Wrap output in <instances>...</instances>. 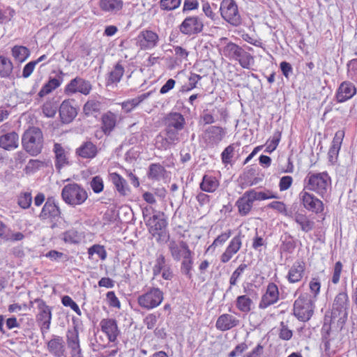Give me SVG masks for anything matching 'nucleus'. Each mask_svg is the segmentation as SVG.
<instances>
[{
  "label": "nucleus",
  "instance_id": "nucleus-1",
  "mask_svg": "<svg viewBox=\"0 0 357 357\" xmlns=\"http://www.w3.org/2000/svg\"><path fill=\"white\" fill-rule=\"evenodd\" d=\"M349 306V296L344 288L335 296L331 312H328L330 316L326 314L325 321L329 319L331 325L336 324V327L342 330L348 319Z\"/></svg>",
  "mask_w": 357,
  "mask_h": 357
},
{
  "label": "nucleus",
  "instance_id": "nucleus-2",
  "mask_svg": "<svg viewBox=\"0 0 357 357\" xmlns=\"http://www.w3.org/2000/svg\"><path fill=\"white\" fill-rule=\"evenodd\" d=\"M22 146L31 156L40 154L44 148V135L41 129L36 126L26 129L22 136Z\"/></svg>",
  "mask_w": 357,
  "mask_h": 357
},
{
  "label": "nucleus",
  "instance_id": "nucleus-3",
  "mask_svg": "<svg viewBox=\"0 0 357 357\" xmlns=\"http://www.w3.org/2000/svg\"><path fill=\"white\" fill-rule=\"evenodd\" d=\"M167 221L164 213L157 212L146 221V225L149 227V231L155 241L159 243H167L170 235L167 229Z\"/></svg>",
  "mask_w": 357,
  "mask_h": 357
},
{
  "label": "nucleus",
  "instance_id": "nucleus-4",
  "mask_svg": "<svg viewBox=\"0 0 357 357\" xmlns=\"http://www.w3.org/2000/svg\"><path fill=\"white\" fill-rule=\"evenodd\" d=\"M304 181L305 190L315 192L321 197H324L326 195L331 183V177L326 172H309Z\"/></svg>",
  "mask_w": 357,
  "mask_h": 357
},
{
  "label": "nucleus",
  "instance_id": "nucleus-5",
  "mask_svg": "<svg viewBox=\"0 0 357 357\" xmlns=\"http://www.w3.org/2000/svg\"><path fill=\"white\" fill-rule=\"evenodd\" d=\"M223 54L226 57L238 61L240 66L243 68L250 69L255 63L252 55L242 47L232 42L228 43L224 47Z\"/></svg>",
  "mask_w": 357,
  "mask_h": 357
},
{
  "label": "nucleus",
  "instance_id": "nucleus-6",
  "mask_svg": "<svg viewBox=\"0 0 357 357\" xmlns=\"http://www.w3.org/2000/svg\"><path fill=\"white\" fill-rule=\"evenodd\" d=\"M61 197L67 204L77 206L81 205L86 200L88 194L80 185L73 183L63 188Z\"/></svg>",
  "mask_w": 357,
  "mask_h": 357
},
{
  "label": "nucleus",
  "instance_id": "nucleus-7",
  "mask_svg": "<svg viewBox=\"0 0 357 357\" xmlns=\"http://www.w3.org/2000/svg\"><path fill=\"white\" fill-rule=\"evenodd\" d=\"M314 305L310 296L306 294H301L294 301L293 313L301 321H307L313 314Z\"/></svg>",
  "mask_w": 357,
  "mask_h": 357
},
{
  "label": "nucleus",
  "instance_id": "nucleus-8",
  "mask_svg": "<svg viewBox=\"0 0 357 357\" xmlns=\"http://www.w3.org/2000/svg\"><path fill=\"white\" fill-rule=\"evenodd\" d=\"M33 303L37 304L36 321L39 324L43 335L47 333L50 329L52 314V307L47 305L41 298H36L33 301H30V306Z\"/></svg>",
  "mask_w": 357,
  "mask_h": 357
},
{
  "label": "nucleus",
  "instance_id": "nucleus-9",
  "mask_svg": "<svg viewBox=\"0 0 357 357\" xmlns=\"http://www.w3.org/2000/svg\"><path fill=\"white\" fill-rule=\"evenodd\" d=\"M163 301V292L158 287H151L146 293L139 296V305L146 310L153 309Z\"/></svg>",
  "mask_w": 357,
  "mask_h": 357
},
{
  "label": "nucleus",
  "instance_id": "nucleus-10",
  "mask_svg": "<svg viewBox=\"0 0 357 357\" xmlns=\"http://www.w3.org/2000/svg\"><path fill=\"white\" fill-rule=\"evenodd\" d=\"M220 11L222 17L231 25L237 26L241 24L238 6L234 0H222Z\"/></svg>",
  "mask_w": 357,
  "mask_h": 357
},
{
  "label": "nucleus",
  "instance_id": "nucleus-11",
  "mask_svg": "<svg viewBox=\"0 0 357 357\" xmlns=\"http://www.w3.org/2000/svg\"><path fill=\"white\" fill-rule=\"evenodd\" d=\"M39 218L42 220H48L51 223V228H55L56 222L61 218V211L55 203L54 197H48L41 210Z\"/></svg>",
  "mask_w": 357,
  "mask_h": 357
},
{
  "label": "nucleus",
  "instance_id": "nucleus-12",
  "mask_svg": "<svg viewBox=\"0 0 357 357\" xmlns=\"http://www.w3.org/2000/svg\"><path fill=\"white\" fill-rule=\"evenodd\" d=\"M299 199L303 207L308 211L317 214L324 211V206L323 202L313 194L307 192L305 189L299 193Z\"/></svg>",
  "mask_w": 357,
  "mask_h": 357
},
{
  "label": "nucleus",
  "instance_id": "nucleus-13",
  "mask_svg": "<svg viewBox=\"0 0 357 357\" xmlns=\"http://www.w3.org/2000/svg\"><path fill=\"white\" fill-rule=\"evenodd\" d=\"M92 85L89 81L76 77L66 86L64 93L68 96L77 93L86 96L90 93Z\"/></svg>",
  "mask_w": 357,
  "mask_h": 357
},
{
  "label": "nucleus",
  "instance_id": "nucleus-14",
  "mask_svg": "<svg viewBox=\"0 0 357 357\" xmlns=\"http://www.w3.org/2000/svg\"><path fill=\"white\" fill-rule=\"evenodd\" d=\"M168 249L172 259L179 261L182 258L186 257L192 253L189 248L188 244L184 241L169 240Z\"/></svg>",
  "mask_w": 357,
  "mask_h": 357
},
{
  "label": "nucleus",
  "instance_id": "nucleus-15",
  "mask_svg": "<svg viewBox=\"0 0 357 357\" xmlns=\"http://www.w3.org/2000/svg\"><path fill=\"white\" fill-rule=\"evenodd\" d=\"M204 24L202 19L198 16L186 17L179 26L180 31L185 35L191 36L201 33L203 30Z\"/></svg>",
  "mask_w": 357,
  "mask_h": 357
},
{
  "label": "nucleus",
  "instance_id": "nucleus-16",
  "mask_svg": "<svg viewBox=\"0 0 357 357\" xmlns=\"http://www.w3.org/2000/svg\"><path fill=\"white\" fill-rule=\"evenodd\" d=\"M225 134L222 127L212 126L206 129L202 134V138L208 146L213 147L222 140Z\"/></svg>",
  "mask_w": 357,
  "mask_h": 357
},
{
  "label": "nucleus",
  "instance_id": "nucleus-17",
  "mask_svg": "<svg viewBox=\"0 0 357 357\" xmlns=\"http://www.w3.org/2000/svg\"><path fill=\"white\" fill-rule=\"evenodd\" d=\"M279 295L278 286L273 282L269 283L266 287V292L261 296L259 303V308L264 310L276 303L279 300Z\"/></svg>",
  "mask_w": 357,
  "mask_h": 357
},
{
  "label": "nucleus",
  "instance_id": "nucleus-18",
  "mask_svg": "<svg viewBox=\"0 0 357 357\" xmlns=\"http://www.w3.org/2000/svg\"><path fill=\"white\" fill-rule=\"evenodd\" d=\"M158 35L151 30H143L137 36V43L142 50H150L158 45Z\"/></svg>",
  "mask_w": 357,
  "mask_h": 357
},
{
  "label": "nucleus",
  "instance_id": "nucleus-19",
  "mask_svg": "<svg viewBox=\"0 0 357 357\" xmlns=\"http://www.w3.org/2000/svg\"><path fill=\"white\" fill-rule=\"evenodd\" d=\"M75 153L77 158L92 160L98 155L99 149L96 144L91 140H86L83 142L79 146L75 149Z\"/></svg>",
  "mask_w": 357,
  "mask_h": 357
},
{
  "label": "nucleus",
  "instance_id": "nucleus-20",
  "mask_svg": "<svg viewBox=\"0 0 357 357\" xmlns=\"http://www.w3.org/2000/svg\"><path fill=\"white\" fill-rule=\"evenodd\" d=\"M66 340L68 347L71 349L72 357H81L79 332L77 325L66 332Z\"/></svg>",
  "mask_w": 357,
  "mask_h": 357
},
{
  "label": "nucleus",
  "instance_id": "nucleus-21",
  "mask_svg": "<svg viewBox=\"0 0 357 357\" xmlns=\"http://www.w3.org/2000/svg\"><path fill=\"white\" fill-rule=\"evenodd\" d=\"M356 93L355 85L351 82L344 81L339 86L335 93V98L337 102H344L353 98Z\"/></svg>",
  "mask_w": 357,
  "mask_h": 357
},
{
  "label": "nucleus",
  "instance_id": "nucleus-22",
  "mask_svg": "<svg viewBox=\"0 0 357 357\" xmlns=\"http://www.w3.org/2000/svg\"><path fill=\"white\" fill-rule=\"evenodd\" d=\"M73 100H65L59 107V116L63 123H70L77 115V109L73 105Z\"/></svg>",
  "mask_w": 357,
  "mask_h": 357
},
{
  "label": "nucleus",
  "instance_id": "nucleus-23",
  "mask_svg": "<svg viewBox=\"0 0 357 357\" xmlns=\"http://www.w3.org/2000/svg\"><path fill=\"white\" fill-rule=\"evenodd\" d=\"M101 331L106 334L109 342H114L119 336L117 322L114 319H103L100 322Z\"/></svg>",
  "mask_w": 357,
  "mask_h": 357
},
{
  "label": "nucleus",
  "instance_id": "nucleus-24",
  "mask_svg": "<svg viewBox=\"0 0 357 357\" xmlns=\"http://www.w3.org/2000/svg\"><path fill=\"white\" fill-rule=\"evenodd\" d=\"M165 127L178 131L182 130L185 125V119L179 112H170L163 119Z\"/></svg>",
  "mask_w": 357,
  "mask_h": 357
},
{
  "label": "nucleus",
  "instance_id": "nucleus-25",
  "mask_svg": "<svg viewBox=\"0 0 357 357\" xmlns=\"http://www.w3.org/2000/svg\"><path fill=\"white\" fill-rule=\"evenodd\" d=\"M242 246L241 234L235 236L230 241L225 251L220 256V261L222 263L228 262L232 257L236 254Z\"/></svg>",
  "mask_w": 357,
  "mask_h": 357
},
{
  "label": "nucleus",
  "instance_id": "nucleus-26",
  "mask_svg": "<svg viewBox=\"0 0 357 357\" xmlns=\"http://www.w3.org/2000/svg\"><path fill=\"white\" fill-rule=\"evenodd\" d=\"M344 137V131L342 130L337 131L335 134L331 146L328 153V160L332 164L337 161Z\"/></svg>",
  "mask_w": 357,
  "mask_h": 357
},
{
  "label": "nucleus",
  "instance_id": "nucleus-27",
  "mask_svg": "<svg viewBox=\"0 0 357 357\" xmlns=\"http://www.w3.org/2000/svg\"><path fill=\"white\" fill-rule=\"evenodd\" d=\"M47 350L55 357H61L66 351L65 342L62 337L53 335L47 342Z\"/></svg>",
  "mask_w": 357,
  "mask_h": 357
},
{
  "label": "nucleus",
  "instance_id": "nucleus-28",
  "mask_svg": "<svg viewBox=\"0 0 357 357\" xmlns=\"http://www.w3.org/2000/svg\"><path fill=\"white\" fill-rule=\"evenodd\" d=\"M255 200L248 190L236 202L239 214L241 216L247 215L251 211Z\"/></svg>",
  "mask_w": 357,
  "mask_h": 357
},
{
  "label": "nucleus",
  "instance_id": "nucleus-29",
  "mask_svg": "<svg viewBox=\"0 0 357 357\" xmlns=\"http://www.w3.org/2000/svg\"><path fill=\"white\" fill-rule=\"evenodd\" d=\"M239 324V320L229 314H223L220 315L215 323L217 329L221 331H229Z\"/></svg>",
  "mask_w": 357,
  "mask_h": 357
},
{
  "label": "nucleus",
  "instance_id": "nucleus-30",
  "mask_svg": "<svg viewBox=\"0 0 357 357\" xmlns=\"http://www.w3.org/2000/svg\"><path fill=\"white\" fill-rule=\"evenodd\" d=\"M19 146V135L12 131L0 136V147L6 151L15 149Z\"/></svg>",
  "mask_w": 357,
  "mask_h": 357
},
{
  "label": "nucleus",
  "instance_id": "nucleus-31",
  "mask_svg": "<svg viewBox=\"0 0 357 357\" xmlns=\"http://www.w3.org/2000/svg\"><path fill=\"white\" fill-rule=\"evenodd\" d=\"M53 151L55 154V167L58 171H60L64 166L69 165L68 153L63 149L61 144L55 143Z\"/></svg>",
  "mask_w": 357,
  "mask_h": 357
},
{
  "label": "nucleus",
  "instance_id": "nucleus-32",
  "mask_svg": "<svg viewBox=\"0 0 357 357\" xmlns=\"http://www.w3.org/2000/svg\"><path fill=\"white\" fill-rule=\"evenodd\" d=\"M98 6L102 11L115 15L122 10L123 2L122 0H100Z\"/></svg>",
  "mask_w": 357,
  "mask_h": 357
},
{
  "label": "nucleus",
  "instance_id": "nucleus-33",
  "mask_svg": "<svg viewBox=\"0 0 357 357\" xmlns=\"http://www.w3.org/2000/svg\"><path fill=\"white\" fill-rule=\"evenodd\" d=\"M305 266L301 261H296L289 271L287 279L290 283L298 282L303 277Z\"/></svg>",
  "mask_w": 357,
  "mask_h": 357
},
{
  "label": "nucleus",
  "instance_id": "nucleus-34",
  "mask_svg": "<svg viewBox=\"0 0 357 357\" xmlns=\"http://www.w3.org/2000/svg\"><path fill=\"white\" fill-rule=\"evenodd\" d=\"M63 75V73L61 70H60L59 75L57 77H50L48 82L45 84H44V86L38 92V96L40 98H43L52 92L56 89H57L63 82L62 75Z\"/></svg>",
  "mask_w": 357,
  "mask_h": 357
},
{
  "label": "nucleus",
  "instance_id": "nucleus-35",
  "mask_svg": "<svg viewBox=\"0 0 357 357\" xmlns=\"http://www.w3.org/2000/svg\"><path fill=\"white\" fill-rule=\"evenodd\" d=\"M220 183L216 177L204 174L202 177V180L199 183V188L203 192L213 193L219 187Z\"/></svg>",
  "mask_w": 357,
  "mask_h": 357
},
{
  "label": "nucleus",
  "instance_id": "nucleus-36",
  "mask_svg": "<svg viewBox=\"0 0 357 357\" xmlns=\"http://www.w3.org/2000/svg\"><path fill=\"white\" fill-rule=\"evenodd\" d=\"M124 72V67L121 64V61H119L114 66L112 71L109 73L107 77L106 78V85L109 86L113 84L119 83L121 81Z\"/></svg>",
  "mask_w": 357,
  "mask_h": 357
},
{
  "label": "nucleus",
  "instance_id": "nucleus-37",
  "mask_svg": "<svg viewBox=\"0 0 357 357\" xmlns=\"http://www.w3.org/2000/svg\"><path fill=\"white\" fill-rule=\"evenodd\" d=\"M101 120L102 130L105 135H109L116 126V116L114 113L108 112L102 116Z\"/></svg>",
  "mask_w": 357,
  "mask_h": 357
},
{
  "label": "nucleus",
  "instance_id": "nucleus-38",
  "mask_svg": "<svg viewBox=\"0 0 357 357\" xmlns=\"http://www.w3.org/2000/svg\"><path fill=\"white\" fill-rule=\"evenodd\" d=\"M102 103L95 99H91L84 105L83 112L86 116L97 118L101 109Z\"/></svg>",
  "mask_w": 357,
  "mask_h": 357
},
{
  "label": "nucleus",
  "instance_id": "nucleus-39",
  "mask_svg": "<svg viewBox=\"0 0 357 357\" xmlns=\"http://www.w3.org/2000/svg\"><path fill=\"white\" fill-rule=\"evenodd\" d=\"M30 54V50L23 45H15L11 49V55L14 61L18 63L24 62Z\"/></svg>",
  "mask_w": 357,
  "mask_h": 357
},
{
  "label": "nucleus",
  "instance_id": "nucleus-40",
  "mask_svg": "<svg viewBox=\"0 0 357 357\" xmlns=\"http://www.w3.org/2000/svg\"><path fill=\"white\" fill-rule=\"evenodd\" d=\"M110 180L116 190L121 195H126L129 191L126 181L119 174L114 172L109 174Z\"/></svg>",
  "mask_w": 357,
  "mask_h": 357
},
{
  "label": "nucleus",
  "instance_id": "nucleus-41",
  "mask_svg": "<svg viewBox=\"0 0 357 357\" xmlns=\"http://www.w3.org/2000/svg\"><path fill=\"white\" fill-rule=\"evenodd\" d=\"M166 172L165 168L160 163H152L149 167L147 176L149 179L160 181Z\"/></svg>",
  "mask_w": 357,
  "mask_h": 357
},
{
  "label": "nucleus",
  "instance_id": "nucleus-42",
  "mask_svg": "<svg viewBox=\"0 0 357 357\" xmlns=\"http://www.w3.org/2000/svg\"><path fill=\"white\" fill-rule=\"evenodd\" d=\"M294 221L300 226L301 229L307 233L312 231L314 226V222L309 219L306 214L300 213L295 215Z\"/></svg>",
  "mask_w": 357,
  "mask_h": 357
},
{
  "label": "nucleus",
  "instance_id": "nucleus-43",
  "mask_svg": "<svg viewBox=\"0 0 357 357\" xmlns=\"http://www.w3.org/2000/svg\"><path fill=\"white\" fill-rule=\"evenodd\" d=\"M169 137L162 132L159 133L155 138V146L160 151H166L176 146L172 141L169 140Z\"/></svg>",
  "mask_w": 357,
  "mask_h": 357
},
{
  "label": "nucleus",
  "instance_id": "nucleus-44",
  "mask_svg": "<svg viewBox=\"0 0 357 357\" xmlns=\"http://www.w3.org/2000/svg\"><path fill=\"white\" fill-rule=\"evenodd\" d=\"M151 93H152V91H149L147 93H144L137 96V98H135L131 100H128L126 102H123L122 103V108L126 112H129L132 109H133L135 107L138 106L144 100L148 98L151 96Z\"/></svg>",
  "mask_w": 357,
  "mask_h": 357
},
{
  "label": "nucleus",
  "instance_id": "nucleus-45",
  "mask_svg": "<svg viewBox=\"0 0 357 357\" xmlns=\"http://www.w3.org/2000/svg\"><path fill=\"white\" fill-rule=\"evenodd\" d=\"M13 69L12 61L3 56H0V77L3 78L9 77Z\"/></svg>",
  "mask_w": 357,
  "mask_h": 357
},
{
  "label": "nucleus",
  "instance_id": "nucleus-46",
  "mask_svg": "<svg viewBox=\"0 0 357 357\" xmlns=\"http://www.w3.org/2000/svg\"><path fill=\"white\" fill-rule=\"evenodd\" d=\"M252 301L246 295H242L237 297L236 306L238 310L242 312H248L251 310Z\"/></svg>",
  "mask_w": 357,
  "mask_h": 357
},
{
  "label": "nucleus",
  "instance_id": "nucleus-47",
  "mask_svg": "<svg viewBox=\"0 0 357 357\" xmlns=\"http://www.w3.org/2000/svg\"><path fill=\"white\" fill-rule=\"evenodd\" d=\"M248 268V265L246 264H241L232 273L230 278H229V287L227 289V292L229 291L231 289L233 286L236 285L238 279L244 273L245 270Z\"/></svg>",
  "mask_w": 357,
  "mask_h": 357
},
{
  "label": "nucleus",
  "instance_id": "nucleus-48",
  "mask_svg": "<svg viewBox=\"0 0 357 357\" xmlns=\"http://www.w3.org/2000/svg\"><path fill=\"white\" fill-rule=\"evenodd\" d=\"M193 255L194 253H191L190 255L187 256L186 257L183 258V261L181 265V272L185 275L189 279L192 278L191 270L192 268L193 265Z\"/></svg>",
  "mask_w": 357,
  "mask_h": 357
},
{
  "label": "nucleus",
  "instance_id": "nucleus-49",
  "mask_svg": "<svg viewBox=\"0 0 357 357\" xmlns=\"http://www.w3.org/2000/svg\"><path fill=\"white\" fill-rule=\"evenodd\" d=\"M167 266L169 265L166 264V259L165 256L162 254L158 255L155 261V264L153 267V275L154 276H158Z\"/></svg>",
  "mask_w": 357,
  "mask_h": 357
},
{
  "label": "nucleus",
  "instance_id": "nucleus-50",
  "mask_svg": "<svg viewBox=\"0 0 357 357\" xmlns=\"http://www.w3.org/2000/svg\"><path fill=\"white\" fill-rule=\"evenodd\" d=\"M231 236V229H228L225 232L220 234L215 238V240L213 241L212 244L211 245H209V247L207 249V251H208L211 249L215 250V248L217 246L222 245L230 238Z\"/></svg>",
  "mask_w": 357,
  "mask_h": 357
},
{
  "label": "nucleus",
  "instance_id": "nucleus-51",
  "mask_svg": "<svg viewBox=\"0 0 357 357\" xmlns=\"http://www.w3.org/2000/svg\"><path fill=\"white\" fill-rule=\"evenodd\" d=\"M296 248V243L289 234H285L282 238L281 248L284 252H291Z\"/></svg>",
  "mask_w": 357,
  "mask_h": 357
},
{
  "label": "nucleus",
  "instance_id": "nucleus-52",
  "mask_svg": "<svg viewBox=\"0 0 357 357\" xmlns=\"http://www.w3.org/2000/svg\"><path fill=\"white\" fill-rule=\"evenodd\" d=\"M280 138L281 132L279 130L275 131L272 138L268 141L265 151L267 153H272L273 151H275L278 146Z\"/></svg>",
  "mask_w": 357,
  "mask_h": 357
},
{
  "label": "nucleus",
  "instance_id": "nucleus-53",
  "mask_svg": "<svg viewBox=\"0 0 357 357\" xmlns=\"http://www.w3.org/2000/svg\"><path fill=\"white\" fill-rule=\"evenodd\" d=\"M63 240L68 243L77 244L80 241V236L76 230L70 229L63 233Z\"/></svg>",
  "mask_w": 357,
  "mask_h": 357
},
{
  "label": "nucleus",
  "instance_id": "nucleus-54",
  "mask_svg": "<svg viewBox=\"0 0 357 357\" xmlns=\"http://www.w3.org/2000/svg\"><path fill=\"white\" fill-rule=\"evenodd\" d=\"M236 145L231 144L227 146L221 153L222 162L225 165L229 164L234 156Z\"/></svg>",
  "mask_w": 357,
  "mask_h": 357
},
{
  "label": "nucleus",
  "instance_id": "nucleus-55",
  "mask_svg": "<svg viewBox=\"0 0 357 357\" xmlns=\"http://www.w3.org/2000/svg\"><path fill=\"white\" fill-rule=\"evenodd\" d=\"M89 258L91 256L96 254L102 260H105L107 257V252L103 245L95 244L88 249Z\"/></svg>",
  "mask_w": 357,
  "mask_h": 357
},
{
  "label": "nucleus",
  "instance_id": "nucleus-56",
  "mask_svg": "<svg viewBox=\"0 0 357 357\" xmlns=\"http://www.w3.org/2000/svg\"><path fill=\"white\" fill-rule=\"evenodd\" d=\"M31 202L32 196L31 192H25L21 193L18 197L17 204L22 208H29L31 206Z\"/></svg>",
  "mask_w": 357,
  "mask_h": 357
},
{
  "label": "nucleus",
  "instance_id": "nucleus-57",
  "mask_svg": "<svg viewBox=\"0 0 357 357\" xmlns=\"http://www.w3.org/2000/svg\"><path fill=\"white\" fill-rule=\"evenodd\" d=\"M15 14V10L10 7H7L5 9L0 8V24H5L10 22Z\"/></svg>",
  "mask_w": 357,
  "mask_h": 357
},
{
  "label": "nucleus",
  "instance_id": "nucleus-58",
  "mask_svg": "<svg viewBox=\"0 0 357 357\" xmlns=\"http://www.w3.org/2000/svg\"><path fill=\"white\" fill-rule=\"evenodd\" d=\"M61 303L66 307H70L77 315L81 316L82 312L78 305L69 296L61 298Z\"/></svg>",
  "mask_w": 357,
  "mask_h": 357
},
{
  "label": "nucleus",
  "instance_id": "nucleus-59",
  "mask_svg": "<svg viewBox=\"0 0 357 357\" xmlns=\"http://www.w3.org/2000/svg\"><path fill=\"white\" fill-rule=\"evenodd\" d=\"M181 0H160V6L162 10H173L181 5Z\"/></svg>",
  "mask_w": 357,
  "mask_h": 357
},
{
  "label": "nucleus",
  "instance_id": "nucleus-60",
  "mask_svg": "<svg viewBox=\"0 0 357 357\" xmlns=\"http://www.w3.org/2000/svg\"><path fill=\"white\" fill-rule=\"evenodd\" d=\"M90 186L94 193H100L103 190V180L100 176H96L92 178L90 182Z\"/></svg>",
  "mask_w": 357,
  "mask_h": 357
},
{
  "label": "nucleus",
  "instance_id": "nucleus-61",
  "mask_svg": "<svg viewBox=\"0 0 357 357\" xmlns=\"http://www.w3.org/2000/svg\"><path fill=\"white\" fill-rule=\"evenodd\" d=\"M280 327L279 337L286 341L291 340L293 333L292 331L289 328L288 326L285 324L284 322L282 321Z\"/></svg>",
  "mask_w": 357,
  "mask_h": 357
},
{
  "label": "nucleus",
  "instance_id": "nucleus-62",
  "mask_svg": "<svg viewBox=\"0 0 357 357\" xmlns=\"http://www.w3.org/2000/svg\"><path fill=\"white\" fill-rule=\"evenodd\" d=\"M159 317L160 314L151 313L145 317L143 322L149 330H152L156 325Z\"/></svg>",
  "mask_w": 357,
  "mask_h": 357
},
{
  "label": "nucleus",
  "instance_id": "nucleus-63",
  "mask_svg": "<svg viewBox=\"0 0 357 357\" xmlns=\"http://www.w3.org/2000/svg\"><path fill=\"white\" fill-rule=\"evenodd\" d=\"M163 132L175 145L180 142V131L165 127Z\"/></svg>",
  "mask_w": 357,
  "mask_h": 357
},
{
  "label": "nucleus",
  "instance_id": "nucleus-64",
  "mask_svg": "<svg viewBox=\"0 0 357 357\" xmlns=\"http://www.w3.org/2000/svg\"><path fill=\"white\" fill-rule=\"evenodd\" d=\"M264 347L259 343L250 351L245 354L243 357H261L264 354Z\"/></svg>",
  "mask_w": 357,
  "mask_h": 357
}]
</instances>
